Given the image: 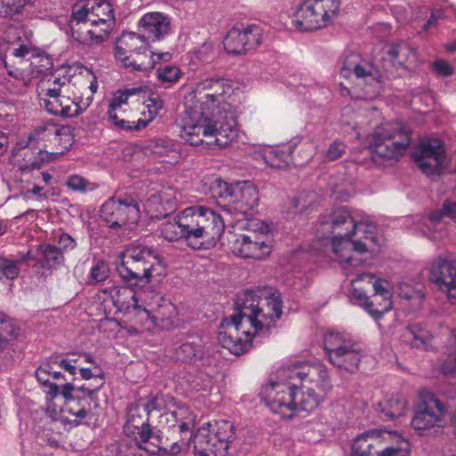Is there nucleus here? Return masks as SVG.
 Returning a JSON list of instances; mask_svg holds the SVG:
<instances>
[{"label": "nucleus", "instance_id": "obj_60", "mask_svg": "<svg viewBox=\"0 0 456 456\" xmlns=\"http://www.w3.org/2000/svg\"><path fill=\"white\" fill-rule=\"evenodd\" d=\"M35 0H11L8 1V17L12 19L20 14L26 5H32Z\"/></svg>", "mask_w": 456, "mask_h": 456}, {"label": "nucleus", "instance_id": "obj_19", "mask_svg": "<svg viewBox=\"0 0 456 456\" xmlns=\"http://www.w3.org/2000/svg\"><path fill=\"white\" fill-rule=\"evenodd\" d=\"M310 362H297L287 367H282L278 371V379L277 381L271 380L266 386L263 387L261 391V398L265 403V404L275 413H279L283 418H290L295 411H300V410H289V409H281L275 410L269 400L267 399L265 390L269 387H276L278 384H287L290 385L292 383L297 384V392L305 390V381H306V372L308 370Z\"/></svg>", "mask_w": 456, "mask_h": 456}, {"label": "nucleus", "instance_id": "obj_9", "mask_svg": "<svg viewBox=\"0 0 456 456\" xmlns=\"http://www.w3.org/2000/svg\"><path fill=\"white\" fill-rule=\"evenodd\" d=\"M328 361L336 368L354 372L365 353L351 334L346 331L330 330L323 338Z\"/></svg>", "mask_w": 456, "mask_h": 456}, {"label": "nucleus", "instance_id": "obj_16", "mask_svg": "<svg viewBox=\"0 0 456 456\" xmlns=\"http://www.w3.org/2000/svg\"><path fill=\"white\" fill-rule=\"evenodd\" d=\"M139 206L131 196L110 198L101 208V217L109 227L117 229L139 218Z\"/></svg>", "mask_w": 456, "mask_h": 456}, {"label": "nucleus", "instance_id": "obj_31", "mask_svg": "<svg viewBox=\"0 0 456 456\" xmlns=\"http://www.w3.org/2000/svg\"><path fill=\"white\" fill-rule=\"evenodd\" d=\"M301 142L299 137H295L289 141L286 145H283L281 149H272L264 154V159L265 163L274 168H282L288 167L291 155L294 150Z\"/></svg>", "mask_w": 456, "mask_h": 456}, {"label": "nucleus", "instance_id": "obj_51", "mask_svg": "<svg viewBox=\"0 0 456 456\" xmlns=\"http://www.w3.org/2000/svg\"><path fill=\"white\" fill-rule=\"evenodd\" d=\"M444 216L452 219L456 218V202L445 200L440 210L435 211L430 215L429 220L432 224H437Z\"/></svg>", "mask_w": 456, "mask_h": 456}, {"label": "nucleus", "instance_id": "obj_64", "mask_svg": "<svg viewBox=\"0 0 456 456\" xmlns=\"http://www.w3.org/2000/svg\"><path fill=\"white\" fill-rule=\"evenodd\" d=\"M433 70L437 76L449 77L454 72V69L444 60L436 61L432 65Z\"/></svg>", "mask_w": 456, "mask_h": 456}, {"label": "nucleus", "instance_id": "obj_54", "mask_svg": "<svg viewBox=\"0 0 456 456\" xmlns=\"http://www.w3.org/2000/svg\"><path fill=\"white\" fill-rule=\"evenodd\" d=\"M99 387L97 388H90L86 387L85 385L80 387H75L71 382H66L61 387V395L65 398V401H70L74 395H84L88 394V391H95L97 394Z\"/></svg>", "mask_w": 456, "mask_h": 456}, {"label": "nucleus", "instance_id": "obj_12", "mask_svg": "<svg viewBox=\"0 0 456 456\" xmlns=\"http://www.w3.org/2000/svg\"><path fill=\"white\" fill-rule=\"evenodd\" d=\"M159 265V258L153 250L138 246L128 248L122 253L117 271L126 281L144 279L149 282Z\"/></svg>", "mask_w": 456, "mask_h": 456}, {"label": "nucleus", "instance_id": "obj_6", "mask_svg": "<svg viewBox=\"0 0 456 456\" xmlns=\"http://www.w3.org/2000/svg\"><path fill=\"white\" fill-rule=\"evenodd\" d=\"M181 137L189 144L202 149H222L238 136L235 120L226 116H183Z\"/></svg>", "mask_w": 456, "mask_h": 456}, {"label": "nucleus", "instance_id": "obj_63", "mask_svg": "<svg viewBox=\"0 0 456 456\" xmlns=\"http://www.w3.org/2000/svg\"><path fill=\"white\" fill-rule=\"evenodd\" d=\"M452 351L448 354L444 364V371L446 373L456 372V334L451 344Z\"/></svg>", "mask_w": 456, "mask_h": 456}, {"label": "nucleus", "instance_id": "obj_39", "mask_svg": "<svg viewBox=\"0 0 456 456\" xmlns=\"http://www.w3.org/2000/svg\"><path fill=\"white\" fill-rule=\"evenodd\" d=\"M162 439H161V436L160 435H159V438H151L150 442L145 444V446H143L142 449V450H145L146 452H148L149 453L152 454V455H157V456H175V455H177L181 450H182V445L183 444H187V442H183V440L182 441V444H180L179 442H175L170 449H167L166 448L165 446H163L162 444Z\"/></svg>", "mask_w": 456, "mask_h": 456}, {"label": "nucleus", "instance_id": "obj_26", "mask_svg": "<svg viewBox=\"0 0 456 456\" xmlns=\"http://www.w3.org/2000/svg\"><path fill=\"white\" fill-rule=\"evenodd\" d=\"M382 61L387 72L390 71L389 66L396 71H406L417 64L418 57L414 48L401 42L391 45Z\"/></svg>", "mask_w": 456, "mask_h": 456}, {"label": "nucleus", "instance_id": "obj_41", "mask_svg": "<svg viewBox=\"0 0 456 456\" xmlns=\"http://www.w3.org/2000/svg\"><path fill=\"white\" fill-rule=\"evenodd\" d=\"M406 409V400L399 395H394L386 400L382 412L389 419H395L404 415Z\"/></svg>", "mask_w": 456, "mask_h": 456}, {"label": "nucleus", "instance_id": "obj_27", "mask_svg": "<svg viewBox=\"0 0 456 456\" xmlns=\"http://www.w3.org/2000/svg\"><path fill=\"white\" fill-rule=\"evenodd\" d=\"M138 28L148 42L158 41L169 33L170 20L159 12H147L141 17Z\"/></svg>", "mask_w": 456, "mask_h": 456}, {"label": "nucleus", "instance_id": "obj_43", "mask_svg": "<svg viewBox=\"0 0 456 456\" xmlns=\"http://www.w3.org/2000/svg\"><path fill=\"white\" fill-rule=\"evenodd\" d=\"M375 442L376 438L366 434L357 436L352 445L353 456H370Z\"/></svg>", "mask_w": 456, "mask_h": 456}, {"label": "nucleus", "instance_id": "obj_61", "mask_svg": "<svg viewBox=\"0 0 456 456\" xmlns=\"http://www.w3.org/2000/svg\"><path fill=\"white\" fill-rule=\"evenodd\" d=\"M346 149V146L342 142L336 141L332 142L326 151V159L329 161H334L343 156Z\"/></svg>", "mask_w": 456, "mask_h": 456}, {"label": "nucleus", "instance_id": "obj_46", "mask_svg": "<svg viewBox=\"0 0 456 456\" xmlns=\"http://www.w3.org/2000/svg\"><path fill=\"white\" fill-rule=\"evenodd\" d=\"M248 51L255 50L262 43V29L259 26L252 24L242 28Z\"/></svg>", "mask_w": 456, "mask_h": 456}, {"label": "nucleus", "instance_id": "obj_24", "mask_svg": "<svg viewBox=\"0 0 456 456\" xmlns=\"http://www.w3.org/2000/svg\"><path fill=\"white\" fill-rule=\"evenodd\" d=\"M173 354L176 361L184 363L200 362L206 366L216 363V359L204 350L201 341L193 337L175 343Z\"/></svg>", "mask_w": 456, "mask_h": 456}, {"label": "nucleus", "instance_id": "obj_18", "mask_svg": "<svg viewBox=\"0 0 456 456\" xmlns=\"http://www.w3.org/2000/svg\"><path fill=\"white\" fill-rule=\"evenodd\" d=\"M412 157L423 174L428 176L438 175L445 159L444 142L439 138H423Z\"/></svg>", "mask_w": 456, "mask_h": 456}, {"label": "nucleus", "instance_id": "obj_56", "mask_svg": "<svg viewBox=\"0 0 456 456\" xmlns=\"http://www.w3.org/2000/svg\"><path fill=\"white\" fill-rule=\"evenodd\" d=\"M0 273L9 280L16 279L20 273L19 262L0 257Z\"/></svg>", "mask_w": 456, "mask_h": 456}, {"label": "nucleus", "instance_id": "obj_37", "mask_svg": "<svg viewBox=\"0 0 456 456\" xmlns=\"http://www.w3.org/2000/svg\"><path fill=\"white\" fill-rule=\"evenodd\" d=\"M38 251L41 256L40 263L44 268H56L64 263V256L61 250L51 244H40Z\"/></svg>", "mask_w": 456, "mask_h": 456}, {"label": "nucleus", "instance_id": "obj_28", "mask_svg": "<svg viewBox=\"0 0 456 456\" xmlns=\"http://www.w3.org/2000/svg\"><path fill=\"white\" fill-rule=\"evenodd\" d=\"M104 302H111L119 313L137 310L136 292L129 287L111 286L102 290Z\"/></svg>", "mask_w": 456, "mask_h": 456}, {"label": "nucleus", "instance_id": "obj_52", "mask_svg": "<svg viewBox=\"0 0 456 456\" xmlns=\"http://www.w3.org/2000/svg\"><path fill=\"white\" fill-rule=\"evenodd\" d=\"M16 335V329L12 322L0 314V352L4 348L8 340Z\"/></svg>", "mask_w": 456, "mask_h": 456}, {"label": "nucleus", "instance_id": "obj_53", "mask_svg": "<svg viewBox=\"0 0 456 456\" xmlns=\"http://www.w3.org/2000/svg\"><path fill=\"white\" fill-rule=\"evenodd\" d=\"M159 196V191H152L145 202V208L149 213L166 216L167 213L164 211V206Z\"/></svg>", "mask_w": 456, "mask_h": 456}, {"label": "nucleus", "instance_id": "obj_10", "mask_svg": "<svg viewBox=\"0 0 456 456\" xmlns=\"http://www.w3.org/2000/svg\"><path fill=\"white\" fill-rule=\"evenodd\" d=\"M340 0H303L294 13V27L312 32L328 27L338 17Z\"/></svg>", "mask_w": 456, "mask_h": 456}, {"label": "nucleus", "instance_id": "obj_17", "mask_svg": "<svg viewBox=\"0 0 456 456\" xmlns=\"http://www.w3.org/2000/svg\"><path fill=\"white\" fill-rule=\"evenodd\" d=\"M235 438L234 426L228 420L220 419L203 425L197 431V443L208 444L215 448V456H227L230 444Z\"/></svg>", "mask_w": 456, "mask_h": 456}, {"label": "nucleus", "instance_id": "obj_22", "mask_svg": "<svg viewBox=\"0 0 456 456\" xmlns=\"http://www.w3.org/2000/svg\"><path fill=\"white\" fill-rule=\"evenodd\" d=\"M429 277L452 303L456 302V261L437 257L431 264Z\"/></svg>", "mask_w": 456, "mask_h": 456}, {"label": "nucleus", "instance_id": "obj_14", "mask_svg": "<svg viewBox=\"0 0 456 456\" xmlns=\"http://www.w3.org/2000/svg\"><path fill=\"white\" fill-rule=\"evenodd\" d=\"M232 90L231 85L222 78H207L195 86L194 91L185 98V104L193 102L200 95V106L187 110L186 114H204L205 111L214 110L225 102V95Z\"/></svg>", "mask_w": 456, "mask_h": 456}, {"label": "nucleus", "instance_id": "obj_11", "mask_svg": "<svg viewBox=\"0 0 456 456\" xmlns=\"http://www.w3.org/2000/svg\"><path fill=\"white\" fill-rule=\"evenodd\" d=\"M246 233L235 234L230 242L233 254L244 258L263 259L270 255L273 245L266 227L257 219H250L239 224Z\"/></svg>", "mask_w": 456, "mask_h": 456}, {"label": "nucleus", "instance_id": "obj_5", "mask_svg": "<svg viewBox=\"0 0 456 456\" xmlns=\"http://www.w3.org/2000/svg\"><path fill=\"white\" fill-rule=\"evenodd\" d=\"M72 37L82 44L107 40L114 24L112 5L106 0H82L72 9Z\"/></svg>", "mask_w": 456, "mask_h": 456}, {"label": "nucleus", "instance_id": "obj_13", "mask_svg": "<svg viewBox=\"0 0 456 456\" xmlns=\"http://www.w3.org/2000/svg\"><path fill=\"white\" fill-rule=\"evenodd\" d=\"M149 42L142 34L124 32L115 44V55L126 68L146 70L152 65L149 60Z\"/></svg>", "mask_w": 456, "mask_h": 456}, {"label": "nucleus", "instance_id": "obj_33", "mask_svg": "<svg viewBox=\"0 0 456 456\" xmlns=\"http://www.w3.org/2000/svg\"><path fill=\"white\" fill-rule=\"evenodd\" d=\"M233 190H235V184H229L219 177L214 178L209 186L211 196L216 200L217 205L224 211H227L228 205L232 200Z\"/></svg>", "mask_w": 456, "mask_h": 456}, {"label": "nucleus", "instance_id": "obj_23", "mask_svg": "<svg viewBox=\"0 0 456 456\" xmlns=\"http://www.w3.org/2000/svg\"><path fill=\"white\" fill-rule=\"evenodd\" d=\"M137 310H142L154 319L169 320L176 314L174 304L162 294L150 289L136 293Z\"/></svg>", "mask_w": 456, "mask_h": 456}, {"label": "nucleus", "instance_id": "obj_2", "mask_svg": "<svg viewBox=\"0 0 456 456\" xmlns=\"http://www.w3.org/2000/svg\"><path fill=\"white\" fill-rule=\"evenodd\" d=\"M320 226L333 232L345 226L346 232L332 239V250L346 275L362 264V259L357 255L368 250L370 246L367 241L378 244L376 226L369 221H357L344 207L334 208L329 216H322Z\"/></svg>", "mask_w": 456, "mask_h": 456}, {"label": "nucleus", "instance_id": "obj_20", "mask_svg": "<svg viewBox=\"0 0 456 456\" xmlns=\"http://www.w3.org/2000/svg\"><path fill=\"white\" fill-rule=\"evenodd\" d=\"M142 405V398L127 407L126 421L124 426V432L127 436L134 438L136 445L142 449L147 444L151 438H159L149 423V418L144 415Z\"/></svg>", "mask_w": 456, "mask_h": 456}, {"label": "nucleus", "instance_id": "obj_35", "mask_svg": "<svg viewBox=\"0 0 456 456\" xmlns=\"http://www.w3.org/2000/svg\"><path fill=\"white\" fill-rule=\"evenodd\" d=\"M57 357L52 356L47 361L42 362L35 371L37 380L40 384H48L50 379L53 381L65 380L62 373L57 370Z\"/></svg>", "mask_w": 456, "mask_h": 456}, {"label": "nucleus", "instance_id": "obj_59", "mask_svg": "<svg viewBox=\"0 0 456 456\" xmlns=\"http://www.w3.org/2000/svg\"><path fill=\"white\" fill-rule=\"evenodd\" d=\"M36 134V128L31 131L26 140H20L19 141L15 147L12 150L13 154H17L20 150H24L28 147L34 148V143L39 144L41 141V134Z\"/></svg>", "mask_w": 456, "mask_h": 456}, {"label": "nucleus", "instance_id": "obj_30", "mask_svg": "<svg viewBox=\"0 0 456 456\" xmlns=\"http://www.w3.org/2000/svg\"><path fill=\"white\" fill-rule=\"evenodd\" d=\"M167 421L174 422L179 433L184 437L183 440H190L192 437L191 431L194 428L196 417L186 406H179L175 411L168 412Z\"/></svg>", "mask_w": 456, "mask_h": 456}, {"label": "nucleus", "instance_id": "obj_3", "mask_svg": "<svg viewBox=\"0 0 456 456\" xmlns=\"http://www.w3.org/2000/svg\"><path fill=\"white\" fill-rule=\"evenodd\" d=\"M225 230L223 216L211 208L193 206L161 224L160 234L168 241L183 240L192 249H210Z\"/></svg>", "mask_w": 456, "mask_h": 456}, {"label": "nucleus", "instance_id": "obj_42", "mask_svg": "<svg viewBox=\"0 0 456 456\" xmlns=\"http://www.w3.org/2000/svg\"><path fill=\"white\" fill-rule=\"evenodd\" d=\"M182 76V70L175 65H162L156 69L157 79L165 87H169L176 83Z\"/></svg>", "mask_w": 456, "mask_h": 456}, {"label": "nucleus", "instance_id": "obj_62", "mask_svg": "<svg viewBox=\"0 0 456 456\" xmlns=\"http://www.w3.org/2000/svg\"><path fill=\"white\" fill-rule=\"evenodd\" d=\"M143 103L147 107L149 114H157L164 106L163 100L155 94H151Z\"/></svg>", "mask_w": 456, "mask_h": 456}, {"label": "nucleus", "instance_id": "obj_32", "mask_svg": "<svg viewBox=\"0 0 456 456\" xmlns=\"http://www.w3.org/2000/svg\"><path fill=\"white\" fill-rule=\"evenodd\" d=\"M373 301L375 302V311H373L372 318L375 320L380 319L385 313L392 308L391 291L389 289V283L386 280L379 279L373 283Z\"/></svg>", "mask_w": 456, "mask_h": 456}, {"label": "nucleus", "instance_id": "obj_4", "mask_svg": "<svg viewBox=\"0 0 456 456\" xmlns=\"http://www.w3.org/2000/svg\"><path fill=\"white\" fill-rule=\"evenodd\" d=\"M305 390L297 392V384H278L265 390L267 399L275 410L289 409L312 411L332 389L328 368L321 362H310Z\"/></svg>", "mask_w": 456, "mask_h": 456}, {"label": "nucleus", "instance_id": "obj_15", "mask_svg": "<svg viewBox=\"0 0 456 456\" xmlns=\"http://www.w3.org/2000/svg\"><path fill=\"white\" fill-rule=\"evenodd\" d=\"M41 134L42 142H49L53 145V151H47V145L45 143L42 147L38 146V154L42 156L41 159L53 161L67 152L74 142V137L71 129L68 126H60L53 122H46L36 127V134Z\"/></svg>", "mask_w": 456, "mask_h": 456}, {"label": "nucleus", "instance_id": "obj_57", "mask_svg": "<svg viewBox=\"0 0 456 456\" xmlns=\"http://www.w3.org/2000/svg\"><path fill=\"white\" fill-rule=\"evenodd\" d=\"M109 276V266L103 262H98L90 270V281L99 283L104 281Z\"/></svg>", "mask_w": 456, "mask_h": 456}, {"label": "nucleus", "instance_id": "obj_34", "mask_svg": "<svg viewBox=\"0 0 456 456\" xmlns=\"http://www.w3.org/2000/svg\"><path fill=\"white\" fill-rule=\"evenodd\" d=\"M144 150L146 153L159 158L170 157L173 159H176L179 157V153L175 149V143L174 141L167 138H158L148 142L144 146Z\"/></svg>", "mask_w": 456, "mask_h": 456}, {"label": "nucleus", "instance_id": "obj_58", "mask_svg": "<svg viewBox=\"0 0 456 456\" xmlns=\"http://www.w3.org/2000/svg\"><path fill=\"white\" fill-rule=\"evenodd\" d=\"M352 297L356 299L358 304L372 317L373 311H375V302L370 300L363 290L357 288L353 289Z\"/></svg>", "mask_w": 456, "mask_h": 456}, {"label": "nucleus", "instance_id": "obj_48", "mask_svg": "<svg viewBox=\"0 0 456 456\" xmlns=\"http://www.w3.org/2000/svg\"><path fill=\"white\" fill-rule=\"evenodd\" d=\"M357 78L370 77L377 82H380L381 75L372 63L360 59L354 73Z\"/></svg>", "mask_w": 456, "mask_h": 456}, {"label": "nucleus", "instance_id": "obj_40", "mask_svg": "<svg viewBox=\"0 0 456 456\" xmlns=\"http://www.w3.org/2000/svg\"><path fill=\"white\" fill-rule=\"evenodd\" d=\"M153 118L154 116H151L148 119L139 118L137 121H128L119 118L118 116H108L107 122L118 131L134 132L144 129Z\"/></svg>", "mask_w": 456, "mask_h": 456}, {"label": "nucleus", "instance_id": "obj_29", "mask_svg": "<svg viewBox=\"0 0 456 456\" xmlns=\"http://www.w3.org/2000/svg\"><path fill=\"white\" fill-rule=\"evenodd\" d=\"M69 402H74L75 405H66L65 411L76 417L77 424L82 423V420L94 414V411L100 407V403L95 391H88V394L74 395Z\"/></svg>", "mask_w": 456, "mask_h": 456}, {"label": "nucleus", "instance_id": "obj_55", "mask_svg": "<svg viewBox=\"0 0 456 456\" xmlns=\"http://www.w3.org/2000/svg\"><path fill=\"white\" fill-rule=\"evenodd\" d=\"M361 57L359 54L351 53L346 55L342 61L340 67V75L343 77L348 78L354 73Z\"/></svg>", "mask_w": 456, "mask_h": 456}, {"label": "nucleus", "instance_id": "obj_21", "mask_svg": "<svg viewBox=\"0 0 456 456\" xmlns=\"http://www.w3.org/2000/svg\"><path fill=\"white\" fill-rule=\"evenodd\" d=\"M444 404L434 395L424 397L416 406L411 427L419 433L440 427L444 412Z\"/></svg>", "mask_w": 456, "mask_h": 456}, {"label": "nucleus", "instance_id": "obj_8", "mask_svg": "<svg viewBox=\"0 0 456 456\" xmlns=\"http://www.w3.org/2000/svg\"><path fill=\"white\" fill-rule=\"evenodd\" d=\"M8 55L1 56L3 63L10 76L20 80L24 86L30 85L32 78L48 70L52 61L48 56L37 53L29 45L11 44Z\"/></svg>", "mask_w": 456, "mask_h": 456}, {"label": "nucleus", "instance_id": "obj_45", "mask_svg": "<svg viewBox=\"0 0 456 456\" xmlns=\"http://www.w3.org/2000/svg\"><path fill=\"white\" fill-rule=\"evenodd\" d=\"M142 91L139 87H134L115 92L110 102V111H115L122 105L127 104L129 97L136 95Z\"/></svg>", "mask_w": 456, "mask_h": 456}, {"label": "nucleus", "instance_id": "obj_1", "mask_svg": "<svg viewBox=\"0 0 456 456\" xmlns=\"http://www.w3.org/2000/svg\"><path fill=\"white\" fill-rule=\"evenodd\" d=\"M235 313L224 318L218 332V341L232 354L246 353L254 336L269 330L281 318L282 304L280 293L262 297L256 291L245 290L237 296Z\"/></svg>", "mask_w": 456, "mask_h": 456}, {"label": "nucleus", "instance_id": "obj_49", "mask_svg": "<svg viewBox=\"0 0 456 456\" xmlns=\"http://www.w3.org/2000/svg\"><path fill=\"white\" fill-rule=\"evenodd\" d=\"M166 213L175 211L180 202L181 197L173 188H165L159 191V196Z\"/></svg>", "mask_w": 456, "mask_h": 456}, {"label": "nucleus", "instance_id": "obj_7", "mask_svg": "<svg viewBox=\"0 0 456 456\" xmlns=\"http://www.w3.org/2000/svg\"><path fill=\"white\" fill-rule=\"evenodd\" d=\"M412 129L403 122H386L378 126L369 136L370 159L378 165L398 161L410 148Z\"/></svg>", "mask_w": 456, "mask_h": 456}, {"label": "nucleus", "instance_id": "obj_47", "mask_svg": "<svg viewBox=\"0 0 456 456\" xmlns=\"http://www.w3.org/2000/svg\"><path fill=\"white\" fill-rule=\"evenodd\" d=\"M398 295L402 299L412 302V307L414 309L419 308L424 299V295L421 291L416 290L406 283L400 285Z\"/></svg>", "mask_w": 456, "mask_h": 456}, {"label": "nucleus", "instance_id": "obj_36", "mask_svg": "<svg viewBox=\"0 0 456 456\" xmlns=\"http://www.w3.org/2000/svg\"><path fill=\"white\" fill-rule=\"evenodd\" d=\"M405 341L412 347L427 350L432 336L430 332L419 324L410 325L403 334Z\"/></svg>", "mask_w": 456, "mask_h": 456}, {"label": "nucleus", "instance_id": "obj_50", "mask_svg": "<svg viewBox=\"0 0 456 456\" xmlns=\"http://www.w3.org/2000/svg\"><path fill=\"white\" fill-rule=\"evenodd\" d=\"M66 185L70 190L79 192L94 191L97 187L94 183L89 182L87 179L79 175H70L66 182Z\"/></svg>", "mask_w": 456, "mask_h": 456}, {"label": "nucleus", "instance_id": "obj_25", "mask_svg": "<svg viewBox=\"0 0 456 456\" xmlns=\"http://www.w3.org/2000/svg\"><path fill=\"white\" fill-rule=\"evenodd\" d=\"M258 204V191L249 181L235 183L233 197L228 205L226 212L240 214L242 216L251 215Z\"/></svg>", "mask_w": 456, "mask_h": 456}, {"label": "nucleus", "instance_id": "obj_44", "mask_svg": "<svg viewBox=\"0 0 456 456\" xmlns=\"http://www.w3.org/2000/svg\"><path fill=\"white\" fill-rule=\"evenodd\" d=\"M44 106L49 114H68L70 110V100L55 96L45 98Z\"/></svg>", "mask_w": 456, "mask_h": 456}, {"label": "nucleus", "instance_id": "obj_38", "mask_svg": "<svg viewBox=\"0 0 456 456\" xmlns=\"http://www.w3.org/2000/svg\"><path fill=\"white\" fill-rule=\"evenodd\" d=\"M244 37L241 28H231L224 40V50L231 54H243L248 52Z\"/></svg>", "mask_w": 456, "mask_h": 456}]
</instances>
